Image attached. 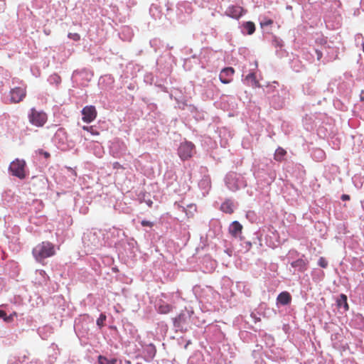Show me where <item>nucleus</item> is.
Wrapping results in <instances>:
<instances>
[{
    "label": "nucleus",
    "instance_id": "1a4fd4ad",
    "mask_svg": "<svg viewBox=\"0 0 364 364\" xmlns=\"http://www.w3.org/2000/svg\"><path fill=\"white\" fill-rule=\"evenodd\" d=\"M242 225L237 221L232 222L229 228L230 234L234 237H237L242 234Z\"/></svg>",
    "mask_w": 364,
    "mask_h": 364
},
{
    "label": "nucleus",
    "instance_id": "20e7f679",
    "mask_svg": "<svg viewBox=\"0 0 364 364\" xmlns=\"http://www.w3.org/2000/svg\"><path fill=\"white\" fill-rule=\"evenodd\" d=\"M195 153V146L191 141H185L181 143L178 149L179 157L185 161L189 159Z\"/></svg>",
    "mask_w": 364,
    "mask_h": 364
},
{
    "label": "nucleus",
    "instance_id": "c756f323",
    "mask_svg": "<svg viewBox=\"0 0 364 364\" xmlns=\"http://www.w3.org/2000/svg\"><path fill=\"white\" fill-rule=\"evenodd\" d=\"M45 273H46V272H45V271H44V270H41V271H40V274H42V275H43V274H45Z\"/></svg>",
    "mask_w": 364,
    "mask_h": 364
},
{
    "label": "nucleus",
    "instance_id": "6e6552de",
    "mask_svg": "<svg viewBox=\"0 0 364 364\" xmlns=\"http://www.w3.org/2000/svg\"><path fill=\"white\" fill-rule=\"evenodd\" d=\"M235 70L231 67L223 68L219 75L220 80L223 84H228L232 80Z\"/></svg>",
    "mask_w": 364,
    "mask_h": 364
},
{
    "label": "nucleus",
    "instance_id": "ddd939ff",
    "mask_svg": "<svg viewBox=\"0 0 364 364\" xmlns=\"http://www.w3.org/2000/svg\"><path fill=\"white\" fill-rule=\"evenodd\" d=\"M337 305L338 307H343L345 311H348L349 309V306L347 302V296L346 295L342 294L340 295L339 298L337 300Z\"/></svg>",
    "mask_w": 364,
    "mask_h": 364
},
{
    "label": "nucleus",
    "instance_id": "7ed1b4c3",
    "mask_svg": "<svg viewBox=\"0 0 364 364\" xmlns=\"http://www.w3.org/2000/svg\"><path fill=\"white\" fill-rule=\"evenodd\" d=\"M26 161L23 159H16L9 165V170L11 174L20 179L26 178Z\"/></svg>",
    "mask_w": 364,
    "mask_h": 364
},
{
    "label": "nucleus",
    "instance_id": "393cba45",
    "mask_svg": "<svg viewBox=\"0 0 364 364\" xmlns=\"http://www.w3.org/2000/svg\"><path fill=\"white\" fill-rule=\"evenodd\" d=\"M246 79H247V80H253L254 82H256V75H255V73H251L248 74V75L246 76Z\"/></svg>",
    "mask_w": 364,
    "mask_h": 364
},
{
    "label": "nucleus",
    "instance_id": "f257e3e1",
    "mask_svg": "<svg viewBox=\"0 0 364 364\" xmlns=\"http://www.w3.org/2000/svg\"><path fill=\"white\" fill-rule=\"evenodd\" d=\"M32 254L37 262L44 264V260L46 258L55 255V245L50 242L43 241L36 245L32 250Z\"/></svg>",
    "mask_w": 364,
    "mask_h": 364
},
{
    "label": "nucleus",
    "instance_id": "a878e982",
    "mask_svg": "<svg viewBox=\"0 0 364 364\" xmlns=\"http://www.w3.org/2000/svg\"><path fill=\"white\" fill-rule=\"evenodd\" d=\"M341 199L343 200H350V196L347 195V194H343L341 196Z\"/></svg>",
    "mask_w": 364,
    "mask_h": 364
},
{
    "label": "nucleus",
    "instance_id": "aec40b11",
    "mask_svg": "<svg viewBox=\"0 0 364 364\" xmlns=\"http://www.w3.org/2000/svg\"><path fill=\"white\" fill-rule=\"evenodd\" d=\"M68 37L75 41L80 40V36L77 33H69Z\"/></svg>",
    "mask_w": 364,
    "mask_h": 364
},
{
    "label": "nucleus",
    "instance_id": "b1692460",
    "mask_svg": "<svg viewBox=\"0 0 364 364\" xmlns=\"http://www.w3.org/2000/svg\"><path fill=\"white\" fill-rule=\"evenodd\" d=\"M14 316H16V313L14 312V314H11L9 316H7L6 314V317L4 318V321L6 322H8V323L11 322L14 319Z\"/></svg>",
    "mask_w": 364,
    "mask_h": 364
},
{
    "label": "nucleus",
    "instance_id": "cd10ccee",
    "mask_svg": "<svg viewBox=\"0 0 364 364\" xmlns=\"http://www.w3.org/2000/svg\"><path fill=\"white\" fill-rule=\"evenodd\" d=\"M6 312L3 310H0V318H3L4 320V318L6 317Z\"/></svg>",
    "mask_w": 364,
    "mask_h": 364
},
{
    "label": "nucleus",
    "instance_id": "bb28decb",
    "mask_svg": "<svg viewBox=\"0 0 364 364\" xmlns=\"http://www.w3.org/2000/svg\"><path fill=\"white\" fill-rule=\"evenodd\" d=\"M317 54V59L319 60L322 58V53L320 50H316Z\"/></svg>",
    "mask_w": 364,
    "mask_h": 364
},
{
    "label": "nucleus",
    "instance_id": "4468645a",
    "mask_svg": "<svg viewBox=\"0 0 364 364\" xmlns=\"http://www.w3.org/2000/svg\"><path fill=\"white\" fill-rule=\"evenodd\" d=\"M286 154H287L286 150H284L282 147H279L275 151V153L274 155V160H276L277 161H282L284 160Z\"/></svg>",
    "mask_w": 364,
    "mask_h": 364
},
{
    "label": "nucleus",
    "instance_id": "6ab92c4d",
    "mask_svg": "<svg viewBox=\"0 0 364 364\" xmlns=\"http://www.w3.org/2000/svg\"><path fill=\"white\" fill-rule=\"evenodd\" d=\"M107 318V316L105 314H101L100 315V317L97 319V325L100 327V328H102V326H104V322L105 321Z\"/></svg>",
    "mask_w": 364,
    "mask_h": 364
},
{
    "label": "nucleus",
    "instance_id": "7c9ffc66",
    "mask_svg": "<svg viewBox=\"0 0 364 364\" xmlns=\"http://www.w3.org/2000/svg\"><path fill=\"white\" fill-rule=\"evenodd\" d=\"M362 48H363V53H364V41H363V43H362Z\"/></svg>",
    "mask_w": 364,
    "mask_h": 364
},
{
    "label": "nucleus",
    "instance_id": "2eb2a0df",
    "mask_svg": "<svg viewBox=\"0 0 364 364\" xmlns=\"http://www.w3.org/2000/svg\"><path fill=\"white\" fill-rule=\"evenodd\" d=\"M243 29L245 30L246 33L248 35H252L255 31V23L252 21L245 22L242 25Z\"/></svg>",
    "mask_w": 364,
    "mask_h": 364
},
{
    "label": "nucleus",
    "instance_id": "0eeeda50",
    "mask_svg": "<svg viewBox=\"0 0 364 364\" xmlns=\"http://www.w3.org/2000/svg\"><path fill=\"white\" fill-rule=\"evenodd\" d=\"M245 13V10L240 6H230L225 11L227 16L235 19L240 18Z\"/></svg>",
    "mask_w": 364,
    "mask_h": 364
},
{
    "label": "nucleus",
    "instance_id": "f8f14e48",
    "mask_svg": "<svg viewBox=\"0 0 364 364\" xmlns=\"http://www.w3.org/2000/svg\"><path fill=\"white\" fill-rule=\"evenodd\" d=\"M220 210L228 214H232L234 212V205L230 200H227L221 204Z\"/></svg>",
    "mask_w": 364,
    "mask_h": 364
},
{
    "label": "nucleus",
    "instance_id": "9d476101",
    "mask_svg": "<svg viewBox=\"0 0 364 364\" xmlns=\"http://www.w3.org/2000/svg\"><path fill=\"white\" fill-rule=\"evenodd\" d=\"M308 264L309 262L307 260L300 258L296 261L292 262L291 265L298 271L303 272L306 270Z\"/></svg>",
    "mask_w": 364,
    "mask_h": 364
},
{
    "label": "nucleus",
    "instance_id": "412c9836",
    "mask_svg": "<svg viewBox=\"0 0 364 364\" xmlns=\"http://www.w3.org/2000/svg\"><path fill=\"white\" fill-rule=\"evenodd\" d=\"M318 264L323 268H326L328 266V262L324 257H321L318 261Z\"/></svg>",
    "mask_w": 364,
    "mask_h": 364
},
{
    "label": "nucleus",
    "instance_id": "39448f33",
    "mask_svg": "<svg viewBox=\"0 0 364 364\" xmlns=\"http://www.w3.org/2000/svg\"><path fill=\"white\" fill-rule=\"evenodd\" d=\"M82 117V120L85 123H91L97 115L96 108L93 105L85 106L81 111Z\"/></svg>",
    "mask_w": 364,
    "mask_h": 364
},
{
    "label": "nucleus",
    "instance_id": "4be33fe9",
    "mask_svg": "<svg viewBox=\"0 0 364 364\" xmlns=\"http://www.w3.org/2000/svg\"><path fill=\"white\" fill-rule=\"evenodd\" d=\"M141 224L143 227H149V228H152L154 226V223L153 222H151V221H149V220H143L141 222Z\"/></svg>",
    "mask_w": 364,
    "mask_h": 364
},
{
    "label": "nucleus",
    "instance_id": "423d86ee",
    "mask_svg": "<svg viewBox=\"0 0 364 364\" xmlns=\"http://www.w3.org/2000/svg\"><path fill=\"white\" fill-rule=\"evenodd\" d=\"M11 102L18 103L22 101L26 95V87H16L10 91Z\"/></svg>",
    "mask_w": 364,
    "mask_h": 364
},
{
    "label": "nucleus",
    "instance_id": "5701e85b",
    "mask_svg": "<svg viewBox=\"0 0 364 364\" xmlns=\"http://www.w3.org/2000/svg\"><path fill=\"white\" fill-rule=\"evenodd\" d=\"M273 23V21L272 19H264L261 22L262 26H268Z\"/></svg>",
    "mask_w": 364,
    "mask_h": 364
},
{
    "label": "nucleus",
    "instance_id": "f03ea898",
    "mask_svg": "<svg viewBox=\"0 0 364 364\" xmlns=\"http://www.w3.org/2000/svg\"><path fill=\"white\" fill-rule=\"evenodd\" d=\"M28 119L32 125L36 127H42L48 121V115L45 112L37 110L33 107L30 109Z\"/></svg>",
    "mask_w": 364,
    "mask_h": 364
},
{
    "label": "nucleus",
    "instance_id": "f3484780",
    "mask_svg": "<svg viewBox=\"0 0 364 364\" xmlns=\"http://www.w3.org/2000/svg\"><path fill=\"white\" fill-rule=\"evenodd\" d=\"M171 306L168 304L161 305L159 307V312L160 314H166L169 313L171 311Z\"/></svg>",
    "mask_w": 364,
    "mask_h": 364
},
{
    "label": "nucleus",
    "instance_id": "a211bd4d",
    "mask_svg": "<svg viewBox=\"0 0 364 364\" xmlns=\"http://www.w3.org/2000/svg\"><path fill=\"white\" fill-rule=\"evenodd\" d=\"M82 129L87 132H89L91 134L95 136H98L100 134L99 132H97L94 126H83Z\"/></svg>",
    "mask_w": 364,
    "mask_h": 364
},
{
    "label": "nucleus",
    "instance_id": "dca6fc26",
    "mask_svg": "<svg viewBox=\"0 0 364 364\" xmlns=\"http://www.w3.org/2000/svg\"><path fill=\"white\" fill-rule=\"evenodd\" d=\"M116 363L117 359L109 360L102 355H99L98 357V364H116Z\"/></svg>",
    "mask_w": 364,
    "mask_h": 364
},
{
    "label": "nucleus",
    "instance_id": "9b49d317",
    "mask_svg": "<svg viewBox=\"0 0 364 364\" xmlns=\"http://www.w3.org/2000/svg\"><path fill=\"white\" fill-rule=\"evenodd\" d=\"M277 300L282 305H287L291 302V296L289 292L283 291L278 295Z\"/></svg>",
    "mask_w": 364,
    "mask_h": 364
},
{
    "label": "nucleus",
    "instance_id": "c85d7f7f",
    "mask_svg": "<svg viewBox=\"0 0 364 364\" xmlns=\"http://www.w3.org/2000/svg\"><path fill=\"white\" fill-rule=\"evenodd\" d=\"M113 167L114 168H121V165L119 164V162H114V164H113Z\"/></svg>",
    "mask_w": 364,
    "mask_h": 364
}]
</instances>
